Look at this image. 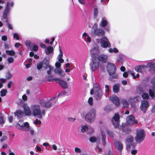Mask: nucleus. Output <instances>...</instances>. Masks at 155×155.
Instances as JSON below:
<instances>
[{"label": "nucleus", "mask_w": 155, "mask_h": 155, "mask_svg": "<svg viewBox=\"0 0 155 155\" xmlns=\"http://www.w3.org/2000/svg\"><path fill=\"white\" fill-rule=\"evenodd\" d=\"M30 109L32 110V116L37 117L39 119H41L43 116H44L45 112L44 110H41L40 106L38 104H33L30 107Z\"/></svg>", "instance_id": "f257e3e1"}, {"label": "nucleus", "mask_w": 155, "mask_h": 155, "mask_svg": "<svg viewBox=\"0 0 155 155\" xmlns=\"http://www.w3.org/2000/svg\"><path fill=\"white\" fill-rule=\"evenodd\" d=\"M14 3L13 2H7L6 6L4 9L2 17L5 19H7V17L10 15V13L12 8L13 7Z\"/></svg>", "instance_id": "f03ea898"}, {"label": "nucleus", "mask_w": 155, "mask_h": 155, "mask_svg": "<svg viewBox=\"0 0 155 155\" xmlns=\"http://www.w3.org/2000/svg\"><path fill=\"white\" fill-rule=\"evenodd\" d=\"M96 110L94 108L91 109L85 116V119L86 121L89 123L94 122L96 118Z\"/></svg>", "instance_id": "7ed1b4c3"}, {"label": "nucleus", "mask_w": 155, "mask_h": 155, "mask_svg": "<svg viewBox=\"0 0 155 155\" xmlns=\"http://www.w3.org/2000/svg\"><path fill=\"white\" fill-rule=\"evenodd\" d=\"M146 134L144 131L142 129L137 130L136 136L135 137V140L138 143L142 142L144 140Z\"/></svg>", "instance_id": "20e7f679"}, {"label": "nucleus", "mask_w": 155, "mask_h": 155, "mask_svg": "<svg viewBox=\"0 0 155 155\" xmlns=\"http://www.w3.org/2000/svg\"><path fill=\"white\" fill-rule=\"evenodd\" d=\"M57 101V97H55L51 99L47 102H45L44 100H41L40 101V104L45 107H49L52 104H54Z\"/></svg>", "instance_id": "39448f33"}, {"label": "nucleus", "mask_w": 155, "mask_h": 155, "mask_svg": "<svg viewBox=\"0 0 155 155\" xmlns=\"http://www.w3.org/2000/svg\"><path fill=\"white\" fill-rule=\"evenodd\" d=\"M104 130L107 134L112 138L114 137V135L113 133L112 132L107 129L105 127H103L100 128V130L102 136V142L103 146H104L106 145V142L105 141L106 136L104 132Z\"/></svg>", "instance_id": "423d86ee"}, {"label": "nucleus", "mask_w": 155, "mask_h": 155, "mask_svg": "<svg viewBox=\"0 0 155 155\" xmlns=\"http://www.w3.org/2000/svg\"><path fill=\"white\" fill-rule=\"evenodd\" d=\"M134 138L131 135L129 136L126 140V148L128 151V150L132 147L133 148L136 145V143H134Z\"/></svg>", "instance_id": "0eeeda50"}, {"label": "nucleus", "mask_w": 155, "mask_h": 155, "mask_svg": "<svg viewBox=\"0 0 155 155\" xmlns=\"http://www.w3.org/2000/svg\"><path fill=\"white\" fill-rule=\"evenodd\" d=\"M107 70L109 75H112L116 72V68L114 64L109 62L107 64Z\"/></svg>", "instance_id": "6e6552de"}, {"label": "nucleus", "mask_w": 155, "mask_h": 155, "mask_svg": "<svg viewBox=\"0 0 155 155\" xmlns=\"http://www.w3.org/2000/svg\"><path fill=\"white\" fill-rule=\"evenodd\" d=\"M100 40V43L102 47L107 48L110 46V42L106 37L104 36L102 37Z\"/></svg>", "instance_id": "1a4fd4ad"}, {"label": "nucleus", "mask_w": 155, "mask_h": 155, "mask_svg": "<svg viewBox=\"0 0 155 155\" xmlns=\"http://www.w3.org/2000/svg\"><path fill=\"white\" fill-rule=\"evenodd\" d=\"M91 34L97 36L104 37V36L105 32L104 29L98 28L93 30L91 32Z\"/></svg>", "instance_id": "9d476101"}, {"label": "nucleus", "mask_w": 155, "mask_h": 155, "mask_svg": "<svg viewBox=\"0 0 155 155\" xmlns=\"http://www.w3.org/2000/svg\"><path fill=\"white\" fill-rule=\"evenodd\" d=\"M149 106L148 102L145 100H143L141 102V104L140 107V108L143 113H145L146 111L147 110Z\"/></svg>", "instance_id": "9b49d317"}, {"label": "nucleus", "mask_w": 155, "mask_h": 155, "mask_svg": "<svg viewBox=\"0 0 155 155\" xmlns=\"http://www.w3.org/2000/svg\"><path fill=\"white\" fill-rule=\"evenodd\" d=\"M112 123L115 127H118L120 122L119 116L118 114H116L111 119Z\"/></svg>", "instance_id": "f8f14e48"}, {"label": "nucleus", "mask_w": 155, "mask_h": 155, "mask_svg": "<svg viewBox=\"0 0 155 155\" xmlns=\"http://www.w3.org/2000/svg\"><path fill=\"white\" fill-rule=\"evenodd\" d=\"M127 124L129 125L133 124L134 123L137 124L138 123L137 120H135L134 116L132 115H130L127 117L126 118Z\"/></svg>", "instance_id": "ddd939ff"}, {"label": "nucleus", "mask_w": 155, "mask_h": 155, "mask_svg": "<svg viewBox=\"0 0 155 155\" xmlns=\"http://www.w3.org/2000/svg\"><path fill=\"white\" fill-rule=\"evenodd\" d=\"M92 63L91 68L92 71H94L98 68L99 61L97 58L93 57L92 59Z\"/></svg>", "instance_id": "4468645a"}, {"label": "nucleus", "mask_w": 155, "mask_h": 155, "mask_svg": "<svg viewBox=\"0 0 155 155\" xmlns=\"http://www.w3.org/2000/svg\"><path fill=\"white\" fill-rule=\"evenodd\" d=\"M49 81H55L59 84L62 87L67 88L68 86L67 83L58 78L55 79L50 80Z\"/></svg>", "instance_id": "2eb2a0df"}, {"label": "nucleus", "mask_w": 155, "mask_h": 155, "mask_svg": "<svg viewBox=\"0 0 155 155\" xmlns=\"http://www.w3.org/2000/svg\"><path fill=\"white\" fill-rule=\"evenodd\" d=\"M23 107L24 113L26 115L28 116L32 115V111L30 109V108L26 104H24Z\"/></svg>", "instance_id": "dca6fc26"}, {"label": "nucleus", "mask_w": 155, "mask_h": 155, "mask_svg": "<svg viewBox=\"0 0 155 155\" xmlns=\"http://www.w3.org/2000/svg\"><path fill=\"white\" fill-rule=\"evenodd\" d=\"M110 100L116 106L120 105L119 98L116 95H112L110 97Z\"/></svg>", "instance_id": "f3484780"}, {"label": "nucleus", "mask_w": 155, "mask_h": 155, "mask_svg": "<svg viewBox=\"0 0 155 155\" xmlns=\"http://www.w3.org/2000/svg\"><path fill=\"white\" fill-rule=\"evenodd\" d=\"M108 56L105 54H101L99 55L97 58L99 61H100L102 63H106L107 61Z\"/></svg>", "instance_id": "a211bd4d"}, {"label": "nucleus", "mask_w": 155, "mask_h": 155, "mask_svg": "<svg viewBox=\"0 0 155 155\" xmlns=\"http://www.w3.org/2000/svg\"><path fill=\"white\" fill-rule=\"evenodd\" d=\"M94 94L95 98L97 100H100L103 95L102 91L101 89H100L99 90L95 91Z\"/></svg>", "instance_id": "6ab92c4d"}, {"label": "nucleus", "mask_w": 155, "mask_h": 155, "mask_svg": "<svg viewBox=\"0 0 155 155\" xmlns=\"http://www.w3.org/2000/svg\"><path fill=\"white\" fill-rule=\"evenodd\" d=\"M41 62V63L42 67L45 69L47 68L49 66H50L49 65V60L47 58H44Z\"/></svg>", "instance_id": "aec40b11"}, {"label": "nucleus", "mask_w": 155, "mask_h": 155, "mask_svg": "<svg viewBox=\"0 0 155 155\" xmlns=\"http://www.w3.org/2000/svg\"><path fill=\"white\" fill-rule=\"evenodd\" d=\"M108 24L107 18L105 17H103L100 24V26L102 28L105 27Z\"/></svg>", "instance_id": "412c9836"}, {"label": "nucleus", "mask_w": 155, "mask_h": 155, "mask_svg": "<svg viewBox=\"0 0 155 155\" xmlns=\"http://www.w3.org/2000/svg\"><path fill=\"white\" fill-rule=\"evenodd\" d=\"M54 72L60 76H64L65 75L64 72L61 68H56L54 70Z\"/></svg>", "instance_id": "4be33fe9"}, {"label": "nucleus", "mask_w": 155, "mask_h": 155, "mask_svg": "<svg viewBox=\"0 0 155 155\" xmlns=\"http://www.w3.org/2000/svg\"><path fill=\"white\" fill-rule=\"evenodd\" d=\"M116 147L119 150H121L123 148V145L119 141H116L115 142Z\"/></svg>", "instance_id": "5701e85b"}, {"label": "nucleus", "mask_w": 155, "mask_h": 155, "mask_svg": "<svg viewBox=\"0 0 155 155\" xmlns=\"http://www.w3.org/2000/svg\"><path fill=\"white\" fill-rule=\"evenodd\" d=\"M53 51V48L49 46L45 49V52L46 54L48 55L52 53Z\"/></svg>", "instance_id": "b1692460"}, {"label": "nucleus", "mask_w": 155, "mask_h": 155, "mask_svg": "<svg viewBox=\"0 0 155 155\" xmlns=\"http://www.w3.org/2000/svg\"><path fill=\"white\" fill-rule=\"evenodd\" d=\"M23 130L27 131L29 130L30 129V127L28 123L27 122L24 123L23 124Z\"/></svg>", "instance_id": "393cba45"}, {"label": "nucleus", "mask_w": 155, "mask_h": 155, "mask_svg": "<svg viewBox=\"0 0 155 155\" xmlns=\"http://www.w3.org/2000/svg\"><path fill=\"white\" fill-rule=\"evenodd\" d=\"M149 94L150 97L153 98L154 97V94H155V86H153L152 87V90L151 89H149Z\"/></svg>", "instance_id": "a878e982"}, {"label": "nucleus", "mask_w": 155, "mask_h": 155, "mask_svg": "<svg viewBox=\"0 0 155 155\" xmlns=\"http://www.w3.org/2000/svg\"><path fill=\"white\" fill-rule=\"evenodd\" d=\"M8 17H7V19H4V18H2V20L3 21V22H6V24L8 25V28H9L11 29H13L12 27V25L9 24L8 22Z\"/></svg>", "instance_id": "bb28decb"}, {"label": "nucleus", "mask_w": 155, "mask_h": 155, "mask_svg": "<svg viewBox=\"0 0 155 155\" xmlns=\"http://www.w3.org/2000/svg\"><path fill=\"white\" fill-rule=\"evenodd\" d=\"M87 38V42L90 43L91 41V38L87 34L84 32L83 34L82 38L85 41H87L86 38Z\"/></svg>", "instance_id": "cd10ccee"}, {"label": "nucleus", "mask_w": 155, "mask_h": 155, "mask_svg": "<svg viewBox=\"0 0 155 155\" xmlns=\"http://www.w3.org/2000/svg\"><path fill=\"white\" fill-rule=\"evenodd\" d=\"M24 112L21 110L17 111L15 113V115L18 118H21L23 116Z\"/></svg>", "instance_id": "c85d7f7f"}, {"label": "nucleus", "mask_w": 155, "mask_h": 155, "mask_svg": "<svg viewBox=\"0 0 155 155\" xmlns=\"http://www.w3.org/2000/svg\"><path fill=\"white\" fill-rule=\"evenodd\" d=\"M122 130L123 133V134H129L131 132V130L130 129L127 128L125 127H124L122 128Z\"/></svg>", "instance_id": "c756f323"}, {"label": "nucleus", "mask_w": 155, "mask_h": 155, "mask_svg": "<svg viewBox=\"0 0 155 155\" xmlns=\"http://www.w3.org/2000/svg\"><path fill=\"white\" fill-rule=\"evenodd\" d=\"M90 141L91 142H99L100 141V138L99 137H91L89 139Z\"/></svg>", "instance_id": "7c9ffc66"}, {"label": "nucleus", "mask_w": 155, "mask_h": 155, "mask_svg": "<svg viewBox=\"0 0 155 155\" xmlns=\"http://www.w3.org/2000/svg\"><path fill=\"white\" fill-rule=\"evenodd\" d=\"M144 67H146V66L140 65L136 67L135 68V69L137 72H141L142 71V69L144 68Z\"/></svg>", "instance_id": "2f4dec72"}, {"label": "nucleus", "mask_w": 155, "mask_h": 155, "mask_svg": "<svg viewBox=\"0 0 155 155\" xmlns=\"http://www.w3.org/2000/svg\"><path fill=\"white\" fill-rule=\"evenodd\" d=\"M94 89L95 90V91L99 90L100 89H101L99 86L98 84L95 83L93 85Z\"/></svg>", "instance_id": "473e14b6"}, {"label": "nucleus", "mask_w": 155, "mask_h": 155, "mask_svg": "<svg viewBox=\"0 0 155 155\" xmlns=\"http://www.w3.org/2000/svg\"><path fill=\"white\" fill-rule=\"evenodd\" d=\"M121 102L123 104V107H126L128 106V103L127 101L125 99H123L121 100Z\"/></svg>", "instance_id": "72a5a7b5"}, {"label": "nucleus", "mask_w": 155, "mask_h": 155, "mask_svg": "<svg viewBox=\"0 0 155 155\" xmlns=\"http://www.w3.org/2000/svg\"><path fill=\"white\" fill-rule=\"evenodd\" d=\"M140 99V97L139 96H137L134 98L130 99V101H133V103H136Z\"/></svg>", "instance_id": "f704fd0d"}, {"label": "nucleus", "mask_w": 155, "mask_h": 155, "mask_svg": "<svg viewBox=\"0 0 155 155\" xmlns=\"http://www.w3.org/2000/svg\"><path fill=\"white\" fill-rule=\"evenodd\" d=\"M108 51L110 53H112V52L117 53L118 52V50L116 48H110L109 49Z\"/></svg>", "instance_id": "c9c22d12"}, {"label": "nucleus", "mask_w": 155, "mask_h": 155, "mask_svg": "<svg viewBox=\"0 0 155 155\" xmlns=\"http://www.w3.org/2000/svg\"><path fill=\"white\" fill-rule=\"evenodd\" d=\"M5 52L7 54L9 55L12 56L15 54V52L13 50L9 51L6 50Z\"/></svg>", "instance_id": "e433bc0d"}, {"label": "nucleus", "mask_w": 155, "mask_h": 155, "mask_svg": "<svg viewBox=\"0 0 155 155\" xmlns=\"http://www.w3.org/2000/svg\"><path fill=\"white\" fill-rule=\"evenodd\" d=\"M113 90L115 92H118L119 91V85L115 84L113 87Z\"/></svg>", "instance_id": "4c0bfd02"}, {"label": "nucleus", "mask_w": 155, "mask_h": 155, "mask_svg": "<svg viewBox=\"0 0 155 155\" xmlns=\"http://www.w3.org/2000/svg\"><path fill=\"white\" fill-rule=\"evenodd\" d=\"M63 56V54H59L58 57V61L61 63H62L64 62V60L62 58Z\"/></svg>", "instance_id": "58836bf2"}, {"label": "nucleus", "mask_w": 155, "mask_h": 155, "mask_svg": "<svg viewBox=\"0 0 155 155\" xmlns=\"http://www.w3.org/2000/svg\"><path fill=\"white\" fill-rule=\"evenodd\" d=\"M88 127L87 126L84 125L82 126L81 131L82 132L84 133L86 131H88Z\"/></svg>", "instance_id": "ea45409f"}, {"label": "nucleus", "mask_w": 155, "mask_h": 155, "mask_svg": "<svg viewBox=\"0 0 155 155\" xmlns=\"http://www.w3.org/2000/svg\"><path fill=\"white\" fill-rule=\"evenodd\" d=\"M7 92V90L6 89H2L0 91V95L2 97H4L6 95Z\"/></svg>", "instance_id": "a19ab883"}, {"label": "nucleus", "mask_w": 155, "mask_h": 155, "mask_svg": "<svg viewBox=\"0 0 155 155\" xmlns=\"http://www.w3.org/2000/svg\"><path fill=\"white\" fill-rule=\"evenodd\" d=\"M128 72L131 74V75L133 76V78L134 79H136L137 78H138L139 76V75L138 74H137L135 76L134 74L132 71H129Z\"/></svg>", "instance_id": "79ce46f5"}, {"label": "nucleus", "mask_w": 155, "mask_h": 155, "mask_svg": "<svg viewBox=\"0 0 155 155\" xmlns=\"http://www.w3.org/2000/svg\"><path fill=\"white\" fill-rule=\"evenodd\" d=\"M16 127L18 129L21 130H23L24 129L23 125H20L19 123H17L16 125Z\"/></svg>", "instance_id": "37998d69"}, {"label": "nucleus", "mask_w": 155, "mask_h": 155, "mask_svg": "<svg viewBox=\"0 0 155 155\" xmlns=\"http://www.w3.org/2000/svg\"><path fill=\"white\" fill-rule=\"evenodd\" d=\"M122 56L121 55H117L116 58V61L117 62H120L122 60Z\"/></svg>", "instance_id": "c03bdc74"}, {"label": "nucleus", "mask_w": 155, "mask_h": 155, "mask_svg": "<svg viewBox=\"0 0 155 155\" xmlns=\"http://www.w3.org/2000/svg\"><path fill=\"white\" fill-rule=\"evenodd\" d=\"M142 97L143 99H147L149 98V95L147 93H143L142 95Z\"/></svg>", "instance_id": "a18cd8bd"}, {"label": "nucleus", "mask_w": 155, "mask_h": 155, "mask_svg": "<svg viewBox=\"0 0 155 155\" xmlns=\"http://www.w3.org/2000/svg\"><path fill=\"white\" fill-rule=\"evenodd\" d=\"M48 68L49 70L47 71V73L48 74L50 75L51 74V71L53 69V68L50 65V66H49Z\"/></svg>", "instance_id": "49530a36"}, {"label": "nucleus", "mask_w": 155, "mask_h": 155, "mask_svg": "<svg viewBox=\"0 0 155 155\" xmlns=\"http://www.w3.org/2000/svg\"><path fill=\"white\" fill-rule=\"evenodd\" d=\"M94 17L95 18H96L97 15L98 11L97 8H95L94 10Z\"/></svg>", "instance_id": "de8ad7c7"}, {"label": "nucleus", "mask_w": 155, "mask_h": 155, "mask_svg": "<svg viewBox=\"0 0 155 155\" xmlns=\"http://www.w3.org/2000/svg\"><path fill=\"white\" fill-rule=\"evenodd\" d=\"M7 60L8 63L10 64L12 63L13 62L14 59L12 57H9L8 58Z\"/></svg>", "instance_id": "09e8293b"}, {"label": "nucleus", "mask_w": 155, "mask_h": 155, "mask_svg": "<svg viewBox=\"0 0 155 155\" xmlns=\"http://www.w3.org/2000/svg\"><path fill=\"white\" fill-rule=\"evenodd\" d=\"M13 37L14 38L16 39L17 40L19 39V37L18 33H15L13 35Z\"/></svg>", "instance_id": "8fccbe9b"}, {"label": "nucleus", "mask_w": 155, "mask_h": 155, "mask_svg": "<svg viewBox=\"0 0 155 155\" xmlns=\"http://www.w3.org/2000/svg\"><path fill=\"white\" fill-rule=\"evenodd\" d=\"M88 102L89 104L90 105H92L93 104V99L92 97H90L88 101Z\"/></svg>", "instance_id": "3c124183"}, {"label": "nucleus", "mask_w": 155, "mask_h": 155, "mask_svg": "<svg viewBox=\"0 0 155 155\" xmlns=\"http://www.w3.org/2000/svg\"><path fill=\"white\" fill-rule=\"evenodd\" d=\"M5 122L3 117L1 114H0V124H3Z\"/></svg>", "instance_id": "603ef678"}, {"label": "nucleus", "mask_w": 155, "mask_h": 155, "mask_svg": "<svg viewBox=\"0 0 155 155\" xmlns=\"http://www.w3.org/2000/svg\"><path fill=\"white\" fill-rule=\"evenodd\" d=\"M12 77V74H10L9 72H8L7 73L6 76V78L7 79H10Z\"/></svg>", "instance_id": "864d4df0"}, {"label": "nucleus", "mask_w": 155, "mask_h": 155, "mask_svg": "<svg viewBox=\"0 0 155 155\" xmlns=\"http://www.w3.org/2000/svg\"><path fill=\"white\" fill-rule=\"evenodd\" d=\"M99 51V48L97 46H96L95 47H94V48L92 50V51H95V53H97Z\"/></svg>", "instance_id": "5fc2aeb1"}, {"label": "nucleus", "mask_w": 155, "mask_h": 155, "mask_svg": "<svg viewBox=\"0 0 155 155\" xmlns=\"http://www.w3.org/2000/svg\"><path fill=\"white\" fill-rule=\"evenodd\" d=\"M42 67L41 63V62L38 63L37 64V68L38 70H40Z\"/></svg>", "instance_id": "6e6d98bb"}, {"label": "nucleus", "mask_w": 155, "mask_h": 155, "mask_svg": "<svg viewBox=\"0 0 155 155\" xmlns=\"http://www.w3.org/2000/svg\"><path fill=\"white\" fill-rule=\"evenodd\" d=\"M48 80H47V81H49V80H52V79H57V78H53V76L52 75H49L48 76Z\"/></svg>", "instance_id": "4d7b16f0"}, {"label": "nucleus", "mask_w": 155, "mask_h": 155, "mask_svg": "<svg viewBox=\"0 0 155 155\" xmlns=\"http://www.w3.org/2000/svg\"><path fill=\"white\" fill-rule=\"evenodd\" d=\"M68 120L69 121L73 122L75 120V118L70 117L68 118Z\"/></svg>", "instance_id": "13d9d810"}, {"label": "nucleus", "mask_w": 155, "mask_h": 155, "mask_svg": "<svg viewBox=\"0 0 155 155\" xmlns=\"http://www.w3.org/2000/svg\"><path fill=\"white\" fill-rule=\"evenodd\" d=\"M7 139V137L6 136H4L2 137L1 140L0 141L1 142H2V141L5 140Z\"/></svg>", "instance_id": "bf43d9fd"}, {"label": "nucleus", "mask_w": 155, "mask_h": 155, "mask_svg": "<svg viewBox=\"0 0 155 155\" xmlns=\"http://www.w3.org/2000/svg\"><path fill=\"white\" fill-rule=\"evenodd\" d=\"M32 49L33 51H36L38 50V47L36 45H34L33 46Z\"/></svg>", "instance_id": "052dcab7"}, {"label": "nucleus", "mask_w": 155, "mask_h": 155, "mask_svg": "<svg viewBox=\"0 0 155 155\" xmlns=\"http://www.w3.org/2000/svg\"><path fill=\"white\" fill-rule=\"evenodd\" d=\"M34 123L36 125L38 124H41V121L37 119H36L34 122Z\"/></svg>", "instance_id": "680f3d73"}, {"label": "nucleus", "mask_w": 155, "mask_h": 155, "mask_svg": "<svg viewBox=\"0 0 155 155\" xmlns=\"http://www.w3.org/2000/svg\"><path fill=\"white\" fill-rule=\"evenodd\" d=\"M25 45L27 47H29L30 46L31 44V42L30 41H27L25 42Z\"/></svg>", "instance_id": "e2e57ef3"}, {"label": "nucleus", "mask_w": 155, "mask_h": 155, "mask_svg": "<svg viewBox=\"0 0 155 155\" xmlns=\"http://www.w3.org/2000/svg\"><path fill=\"white\" fill-rule=\"evenodd\" d=\"M2 40L4 41H6L7 39V37L6 35H3L2 37L1 38Z\"/></svg>", "instance_id": "0e129e2a"}, {"label": "nucleus", "mask_w": 155, "mask_h": 155, "mask_svg": "<svg viewBox=\"0 0 155 155\" xmlns=\"http://www.w3.org/2000/svg\"><path fill=\"white\" fill-rule=\"evenodd\" d=\"M61 66V64L58 62H56L55 64V66L57 68H60Z\"/></svg>", "instance_id": "69168bd1"}, {"label": "nucleus", "mask_w": 155, "mask_h": 155, "mask_svg": "<svg viewBox=\"0 0 155 155\" xmlns=\"http://www.w3.org/2000/svg\"><path fill=\"white\" fill-rule=\"evenodd\" d=\"M22 99L24 101H26L27 100V97L25 94H24L22 96Z\"/></svg>", "instance_id": "338daca9"}, {"label": "nucleus", "mask_w": 155, "mask_h": 155, "mask_svg": "<svg viewBox=\"0 0 155 155\" xmlns=\"http://www.w3.org/2000/svg\"><path fill=\"white\" fill-rule=\"evenodd\" d=\"M88 132L89 133L91 134L94 132V130L93 128H88Z\"/></svg>", "instance_id": "774afa93"}]
</instances>
